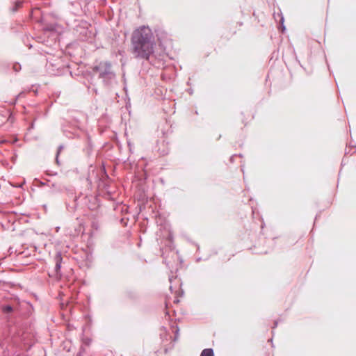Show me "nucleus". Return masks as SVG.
Returning a JSON list of instances; mask_svg holds the SVG:
<instances>
[{"label":"nucleus","instance_id":"1a4fd4ad","mask_svg":"<svg viewBox=\"0 0 356 356\" xmlns=\"http://www.w3.org/2000/svg\"><path fill=\"white\" fill-rule=\"evenodd\" d=\"M2 310L4 313L6 314H8V313H10L13 312V307L11 305H6V306H3L2 307Z\"/></svg>","mask_w":356,"mask_h":356},{"label":"nucleus","instance_id":"b1692460","mask_svg":"<svg viewBox=\"0 0 356 356\" xmlns=\"http://www.w3.org/2000/svg\"><path fill=\"white\" fill-rule=\"evenodd\" d=\"M89 150H91V147H88V151H89Z\"/></svg>","mask_w":356,"mask_h":356},{"label":"nucleus","instance_id":"39448f33","mask_svg":"<svg viewBox=\"0 0 356 356\" xmlns=\"http://www.w3.org/2000/svg\"><path fill=\"white\" fill-rule=\"evenodd\" d=\"M43 31L44 35L49 34L54 38V39H56L57 38L56 24L47 25L45 27H44Z\"/></svg>","mask_w":356,"mask_h":356},{"label":"nucleus","instance_id":"dca6fc26","mask_svg":"<svg viewBox=\"0 0 356 356\" xmlns=\"http://www.w3.org/2000/svg\"><path fill=\"white\" fill-rule=\"evenodd\" d=\"M46 174L49 176H54V175H57V172H47Z\"/></svg>","mask_w":356,"mask_h":356},{"label":"nucleus","instance_id":"a211bd4d","mask_svg":"<svg viewBox=\"0 0 356 356\" xmlns=\"http://www.w3.org/2000/svg\"><path fill=\"white\" fill-rule=\"evenodd\" d=\"M58 154H56V163L58 164V165H60V161H59V159H58Z\"/></svg>","mask_w":356,"mask_h":356},{"label":"nucleus","instance_id":"9d476101","mask_svg":"<svg viewBox=\"0 0 356 356\" xmlns=\"http://www.w3.org/2000/svg\"><path fill=\"white\" fill-rule=\"evenodd\" d=\"M22 1L15 2V6L12 8V10L13 12H16L19 9V8H20L22 6Z\"/></svg>","mask_w":356,"mask_h":356},{"label":"nucleus","instance_id":"4be33fe9","mask_svg":"<svg viewBox=\"0 0 356 356\" xmlns=\"http://www.w3.org/2000/svg\"><path fill=\"white\" fill-rule=\"evenodd\" d=\"M33 127H34V124H33V123H32V124H31V126H30V128H29V129H33Z\"/></svg>","mask_w":356,"mask_h":356},{"label":"nucleus","instance_id":"412c9836","mask_svg":"<svg viewBox=\"0 0 356 356\" xmlns=\"http://www.w3.org/2000/svg\"><path fill=\"white\" fill-rule=\"evenodd\" d=\"M128 145H129V149H130V151H131V150L132 145H131V143L129 142V143H128Z\"/></svg>","mask_w":356,"mask_h":356},{"label":"nucleus","instance_id":"2eb2a0df","mask_svg":"<svg viewBox=\"0 0 356 356\" xmlns=\"http://www.w3.org/2000/svg\"><path fill=\"white\" fill-rule=\"evenodd\" d=\"M8 252L10 255L12 254L14 252L13 248L12 247H10L9 249L8 250Z\"/></svg>","mask_w":356,"mask_h":356},{"label":"nucleus","instance_id":"9b49d317","mask_svg":"<svg viewBox=\"0 0 356 356\" xmlns=\"http://www.w3.org/2000/svg\"><path fill=\"white\" fill-rule=\"evenodd\" d=\"M34 182H35L36 185L38 187H42L47 185V182L42 181L37 178L34 179Z\"/></svg>","mask_w":356,"mask_h":356},{"label":"nucleus","instance_id":"f257e3e1","mask_svg":"<svg viewBox=\"0 0 356 356\" xmlns=\"http://www.w3.org/2000/svg\"><path fill=\"white\" fill-rule=\"evenodd\" d=\"M131 41L133 54L137 59L148 60L154 52L155 36L149 26H142L136 29Z\"/></svg>","mask_w":356,"mask_h":356},{"label":"nucleus","instance_id":"f8f14e48","mask_svg":"<svg viewBox=\"0 0 356 356\" xmlns=\"http://www.w3.org/2000/svg\"><path fill=\"white\" fill-rule=\"evenodd\" d=\"M13 68L15 72H18L21 70V65L18 63H14Z\"/></svg>","mask_w":356,"mask_h":356},{"label":"nucleus","instance_id":"0eeeda50","mask_svg":"<svg viewBox=\"0 0 356 356\" xmlns=\"http://www.w3.org/2000/svg\"><path fill=\"white\" fill-rule=\"evenodd\" d=\"M61 191V188L60 186H58L56 183H53L51 186H50V189L49 191V193L54 194L56 193H60Z\"/></svg>","mask_w":356,"mask_h":356},{"label":"nucleus","instance_id":"f03ea898","mask_svg":"<svg viewBox=\"0 0 356 356\" xmlns=\"http://www.w3.org/2000/svg\"><path fill=\"white\" fill-rule=\"evenodd\" d=\"M92 72L97 74L104 86L111 88L116 85V74L110 61L102 60L96 62L92 68Z\"/></svg>","mask_w":356,"mask_h":356},{"label":"nucleus","instance_id":"20e7f679","mask_svg":"<svg viewBox=\"0 0 356 356\" xmlns=\"http://www.w3.org/2000/svg\"><path fill=\"white\" fill-rule=\"evenodd\" d=\"M55 268L54 271L56 275H58L60 274L61 264L63 261L62 254L60 252H56L54 256Z\"/></svg>","mask_w":356,"mask_h":356},{"label":"nucleus","instance_id":"f3484780","mask_svg":"<svg viewBox=\"0 0 356 356\" xmlns=\"http://www.w3.org/2000/svg\"><path fill=\"white\" fill-rule=\"evenodd\" d=\"M22 94V93L19 94V95L16 97V99H14V100L11 102V104H15L16 103V101H17V98H18V97H19Z\"/></svg>","mask_w":356,"mask_h":356},{"label":"nucleus","instance_id":"6ab92c4d","mask_svg":"<svg viewBox=\"0 0 356 356\" xmlns=\"http://www.w3.org/2000/svg\"><path fill=\"white\" fill-rule=\"evenodd\" d=\"M178 332H179V328L177 327L176 334H175V339L174 340L177 339V335H178Z\"/></svg>","mask_w":356,"mask_h":356},{"label":"nucleus","instance_id":"7ed1b4c3","mask_svg":"<svg viewBox=\"0 0 356 356\" xmlns=\"http://www.w3.org/2000/svg\"><path fill=\"white\" fill-rule=\"evenodd\" d=\"M47 69L49 73L54 76H60L64 73V70L69 71L68 69L61 68L55 64L49 63L47 64Z\"/></svg>","mask_w":356,"mask_h":356},{"label":"nucleus","instance_id":"6e6552de","mask_svg":"<svg viewBox=\"0 0 356 356\" xmlns=\"http://www.w3.org/2000/svg\"><path fill=\"white\" fill-rule=\"evenodd\" d=\"M200 356H215L214 351L212 348H205L202 351Z\"/></svg>","mask_w":356,"mask_h":356},{"label":"nucleus","instance_id":"ddd939ff","mask_svg":"<svg viewBox=\"0 0 356 356\" xmlns=\"http://www.w3.org/2000/svg\"><path fill=\"white\" fill-rule=\"evenodd\" d=\"M284 17L283 16H281V18H280V22L282 23V31H284L285 30V26H284Z\"/></svg>","mask_w":356,"mask_h":356},{"label":"nucleus","instance_id":"4468645a","mask_svg":"<svg viewBox=\"0 0 356 356\" xmlns=\"http://www.w3.org/2000/svg\"><path fill=\"white\" fill-rule=\"evenodd\" d=\"M64 146L63 145H60L58 147V150H57V152L56 154H58V155L60 154V152L62 151V149H63Z\"/></svg>","mask_w":356,"mask_h":356},{"label":"nucleus","instance_id":"423d86ee","mask_svg":"<svg viewBox=\"0 0 356 356\" xmlns=\"http://www.w3.org/2000/svg\"><path fill=\"white\" fill-rule=\"evenodd\" d=\"M125 298L130 300H136L138 298V293L134 290H127L124 292Z\"/></svg>","mask_w":356,"mask_h":356},{"label":"nucleus","instance_id":"5701e85b","mask_svg":"<svg viewBox=\"0 0 356 356\" xmlns=\"http://www.w3.org/2000/svg\"><path fill=\"white\" fill-rule=\"evenodd\" d=\"M75 207H72L71 211H72L74 209ZM67 210L70 211V208L68 207V206H67Z\"/></svg>","mask_w":356,"mask_h":356},{"label":"nucleus","instance_id":"aec40b11","mask_svg":"<svg viewBox=\"0 0 356 356\" xmlns=\"http://www.w3.org/2000/svg\"><path fill=\"white\" fill-rule=\"evenodd\" d=\"M277 323H278L277 321H275L274 326L273 327V329H275L277 327Z\"/></svg>","mask_w":356,"mask_h":356}]
</instances>
